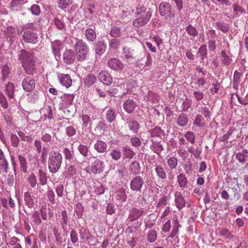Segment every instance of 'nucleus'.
<instances>
[{
    "instance_id": "nucleus-39",
    "label": "nucleus",
    "mask_w": 248,
    "mask_h": 248,
    "mask_svg": "<svg viewBox=\"0 0 248 248\" xmlns=\"http://www.w3.org/2000/svg\"><path fill=\"white\" fill-rule=\"evenodd\" d=\"M217 28L223 33H227L230 30V26L224 22L221 21H217L216 23Z\"/></svg>"
},
{
    "instance_id": "nucleus-46",
    "label": "nucleus",
    "mask_w": 248,
    "mask_h": 248,
    "mask_svg": "<svg viewBox=\"0 0 248 248\" xmlns=\"http://www.w3.org/2000/svg\"><path fill=\"white\" fill-rule=\"evenodd\" d=\"M110 35L113 38H117L121 36V31L120 28L114 26L111 28L110 33Z\"/></svg>"
},
{
    "instance_id": "nucleus-44",
    "label": "nucleus",
    "mask_w": 248,
    "mask_h": 248,
    "mask_svg": "<svg viewBox=\"0 0 248 248\" xmlns=\"http://www.w3.org/2000/svg\"><path fill=\"white\" fill-rule=\"evenodd\" d=\"M37 175L39 179L40 184L42 186L45 185L47 183V179L46 173L43 170H39Z\"/></svg>"
},
{
    "instance_id": "nucleus-64",
    "label": "nucleus",
    "mask_w": 248,
    "mask_h": 248,
    "mask_svg": "<svg viewBox=\"0 0 248 248\" xmlns=\"http://www.w3.org/2000/svg\"><path fill=\"white\" fill-rule=\"evenodd\" d=\"M185 138L187 140L190 141L191 143H193L195 142V136L193 133L188 132L185 134Z\"/></svg>"
},
{
    "instance_id": "nucleus-5",
    "label": "nucleus",
    "mask_w": 248,
    "mask_h": 248,
    "mask_svg": "<svg viewBox=\"0 0 248 248\" xmlns=\"http://www.w3.org/2000/svg\"><path fill=\"white\" fill-rule=\"evenodd\" d=\"M160 14L167 20L174 18L175 14L171 5L168 2H162L159 7Z\"/></svg>"
},
{
    "instance_id": "nucleus-6",
    "label": "nucleus",
    "mask_w": 248,
    "mask_h": 248,
    "mask_svg": "<svg viewBox=\"0 0 248 248\" xmlns=\"http://www.w3.org/2000/svg\"><path fill=\"white\" fill-rule=\"evenodd\" d=\"M144 185L143 179L140 176H136L130 181V189L134 192H140Z\"/></svg>"
},
{
    "instance_id": "nucleus-4",
    "label": "nucleus",
    "mask_w": 248,
    "mask_h": 248,
    "mask_svg": "<svg viewBox=\"0 0 248 248\" xmlns=\"http://www.w3.org/2000/svg\"><path fill=\"white\" fill-rule=\"evenodd\" d=\"M77 60L82 62L87 60L89 52V48L86 43L82 39H76L74 45Z\"/></svg>"
},
{
    "instance_id": "nucleus-45",
    "label": "nucleus",
    "mask_w": 248,
    "mask_h": 248,
    "mask_svg": "<svg viewBox=\"0 0 248 248\" xmlns=\"http://www.w3.org/2000/svg\"><path fill=\"white\" fill-rule=\"evenodd\" d=\"M167 164L170 169H174L178 165V159L175 157H170L167 159Z\"/></svg>"
},
{
    "instance_id": "nucleus-14",
    "label": "nucleus",
    "mask_w": 248,
    "mask_h": 248,
    "mask_svg": "<svg viewBox=\"0 0 248 248\" xmlns=\"http://www.w3.org/2000/svg\"><path fill=\"white\" fill-rule=\"evenodd\" d=\"M98 78L101 82L107 85H110L112 81V79L110 74L107 71H101L98 75Z\"/></svg>"
},
{
    "instance_id": "nucleus-52",
    "label": "nucleus",
    "mask_w": 248,
    "mask_h": 248,
    "mask_svg": "<svg viewBox=\"0 0 248 248\" xmlns=\"http://www.w3.org/2000/svg\"><path fill=\"white\" fill-rule=\"evenodd\" d=\"M46 195L49 201L52 204H54L55 203V194L54 191L51 189H48V190L47 192Z\"/></svg>"
},
{
    "instance_id": "nucleus-24",
    "label": "nucleus",
    "mask_w": 248,
    "mask_h": 248,
    "mask_svg": "<svg viewBox=\"0 0 248 248\" xmlns=\"http://www.w3.org/2000/svg\"><path fill=\"white\" fill-rule=\"evenodd\" d=\"M155 170L157 177L162 180L165 179L167 174L163 166L161 165L155 164Z\"/></svg>"
},
{
    "instance_id": "nucleus-63",
    "label": "nucleus",
    "mask_w": 248,
    "mask_h": 248,
    "mask_svg": "<svg viewBox=\"0 0 248 248\" xmlns=\"http://www.w3.org/2000/svg\"><path fill=\"white\" fill-rule=\"evenodd\" d=\"M22 29L23 30H31V31H35L36 27L33 23H28L23 26Z\"/></svg>"
},
{
    "instance_id": "nucleus-28",
    "label": "nucleus",
    "mask_w": 248,
    "mask_h": 248,
    "mask_svg": "<svg viewBox=\"0 0 248 248\" xmlns=\"http://www.w3.org/2000/svg\"><path fill=\"white\" fill-rule=\"evenodd\" d=\"M28 182L30 186L35 189L38 188V184L37 181V177L34 173H31L27 179Z\"/></svg>"
},
{
    "instance_id": "nucleus-15",
    "label": "nucleus",
    "mask_w": 248,
    "mask_h": 248,
    "mask_svg": "<svg viewBox=\"0 0 248 248\" xmlns=\"http://www.w3.org/2000/svg\"><path fill=\"white\" fill-rule=\"evenodd\" d=\"M137 103L132 99H128L123 104L124 109L128 113H132L137 107Z\"/></svg>"
},
{
    "instance_id": "nucleus-60",
    "label": "nucleus",
    "mask_w": 248,
    "mask_h": 248,
    "mask_svg": "<svg viewBox=\"0 0 248 248\" xmlns=\"http://www.w3.org/2000/svg\"><path fill=\"white\" fill-rule=\"evenodd\" d=\"M69 2L70 0H58V6L62 9H64L67 7Z\"/></svg>"
},
{
    "instance_id": "nucleus-22",
    "label": "nucleus",
    "mask_w": 248,
    "mask_h": 248,
    "mask_svg": "<svg viewBox=\"0 0 248 248\" xmlns=\"http://www.w3.org/2000/svg\"><path fill=\"white\" fill-rule=\"evenodd\" d=\"M129 171L133 175H137L140 171V163L137 161H133L130 165Z\"/></svg>"
},
{
    "instance_id": "nucleus-34",
    "label": "nucleus",
    "mask_w": 248,
    "mask_h": 248,
    "mask_svg": "<svg viewBox=\"0 0 248 248\" xmlns=\"http://www.w3.org/2000/svg\"><path fill=\"white\" fill-rule=\"evenodd\" d=\"M20 240L15 236L11 237L8 243L6 245L8 246H12L13 248H22L21 245L19 244Z\"/></svg>"
},
{
    "instance_id": "nucleus-12",
    "label": "nucleus",
    "mask_w": 248,
    "mask_h": 248,
    "mask_svg": "<svg viewBox=\"0 0 248 248\" xmlns=\"http://www.w3.org/2000/svg\"><path fill=\"white\" fill-rule=\"evenodd\" d=\"M107 47V45L104 40L97 41L94 46L96 56H102L106 51Z\"/></svg>"
},
{
    "instance_id": "nucleus-36",
    "label": "nucleus",
    "mask_w": 248,
    "mask_h": 248,
    "mask_svg": "<svg viewBox=\"0 0 248 248\" xmlns=\"http://www.w3.org/2000/svg\"><path fill=\"white\" fill-rule=\"evenodd\" d=\"M85 36L87 39L91 42L94 41L96 38L95 31L91 28H88L86 30Z\"/></svg>"
},
{
    "instance_id": "nucleus-17",
    "label": "nucleus",
    "mask_w": 248,
    "mask_h": 248,
    "mask_svg": "<svg viewBox=\"0 0 248 248\" xmlns=\"http://www.w3.org/2000/svg\"><path fill=\"white\" fill-rule=\"evenodd\" d=\"M144 213L143 209L132 208L130 210L129 219L130 221L138 219Z\"/></svg>"
},
{
    "instance_id": "nucleus-8",
    "label": "nucleus",
    "mask_w": 248,
    "mask_h": 248,
    "mask_svg": "<svg viewBox=\"0 0 248 248\" xmlns=\"http://www.w3.org/2000/svg\"><path fill=\"white\" fill-rule=\"evenodd\" d=\"M133 50L130 48L124 46L123 47V52L121 54V58L129 63H132L134 60Z\"/></svg>"
},
{
    "instance_id": "nucleus-21",
    "label": "nucleus",
    "mask_w": 248,
    "mask_h": 248,
    "mask_svg": "<svg viewBox=\"0 0 248 248\" xmlns=\"http://www.w3.org/2000/svg\"><path fill=\"white\" fill-rule=\"evenodd\" d=\"M52 52L55 56H59L60 51L63 48V45L61 41L56 40L51 43Z\"/></svg>"
},
{
    "instance_id": "nucleus-61",
    "label": "nucleus",
    "mask_w": 248,
    "mask_h": 248,
    "mask_svg": "<svg viewBox=\"0 0 248 248\" xmlns=\"http://www.w3.org/2000/svg\"><path fill=\"white\" fill-rule=\"evenodd\" d=\"M7 34L11 38H14L16 37V30L12 27H9L7 28Z\"/></svg>"
},
{
    "instance_id": "nucleus-23",
    "label": "nucleus",
    "mask_w": 248,
    "mask_h": 248,
    "mask_svg": "<svg viewBox=\"0 0 248 248\" xmlns=\"http://www.w3.org/2000/svg\"><path fill=\"white\" fill-rule=\"evenodd\" d=\"M207 54L206 45H202L199 48L196 54V56L201 58V63H203L204 62V58L206 57Z\"/></svg>"
},
{
    "instance_id": "nucleus-19",
    "label": "nucleus",
    "mask_w": 248,
    "mask_h": 248,
    "mask_svg": "<svg viewBox=\"0 0 248 248\" xmlns=\"http://www.w3.org/2000/svg\"><path fill=\"white\" fill-rule=\"evenodd\" d=\"M40 113L42 115L41 119L46 120V119H51L52 118V110L48 105L44 106V108L40 110Z\"/></svg>"
},
{
    "instance_id": "nucleus-26",
    "label": "nucleus",
    "mask_w": 248,
    "mask_h": 248,
    "mask_svg": "<svg viewBox=\"0 0 248 248\" xmlns=\"http://www.w3.org/2000/svg\"><path fill=\"white\" fill-rule=\"evenodd\" d=\"M221 61L224 65H229L232 62V59L229 54H227L225 50H222L220 54Z\"/></svg>"
},
{
    "instance_id": "nucleus-54",
    "label": "nucleus",
    "mask_w": 248,
    "mask_h": 248,
    "mask_svg": "<svg viewBox=\"0 0 248 248\" xmlns=\"http://www.w3.org/2000/svg\"><path fill=\"white\" fill-rule=\"evenodd\" d=\"M64 186L62 184H58L56 186V191L58 197H62L63 195Z\"/></svg>"
},
{
    "instance_id": "nucleus-32",
    "label": "nucleus",
    "mask_w": 248,
    "mask_h": 248,
    "mask_svg": "<svg viewBox=\"0 0 248 248\" xmlns=\"http://www.w3.org/2000/svg\"><path fill=\"white\" fill-rule=\"evenodd\" d=\"M120 39L114 38L109 41V50H114L118 49L120 46Z\"/></svg>"
},
{
    "instance_id": "nucleus-11",
    "label": "nucleus",
    "mask_w": 248,
    "mask_h": 248,
    "mask_svg": "<svg viewBox=\"0 0 248 248\" xmlns=\"http://www.w3.org/2000/svg\"><path fill=\"white\" fill-rule=\"evenodd\" d=\"M63 62L66 64L73 63L76 59V56L74 52L71 49H66L62 55Z\"/></svg>"
},
{
    "instance_id": "nucleus-30",
    "label": "nucleus",
    "mask_w": 248,
    "mask_h": 248,
    "mask_svg": "<svg viewBox=\"0 0 248 248\" xmlns=\"http://www.w3.org/2000/svg\"><path fill=\"white\" fill-rule=\"evenodd\" d=\"M248 156V150H243L241 152L235 154L236 159L240 163H244L245 162L246 158Z\"/></svg>"
},
{
    "instance_id": "nucleus-31",
    "label": "nucleus",
    "mask_w": 248,
    "mask_h": 248,
    "mask_svg": "<svg viewBox=\"0 0 248 248\" xmlns=\"http://www.w3.org/2000/svg\"><path fill=\"white\" fill-rule=\"evenodd\" d=\"M24 199L26 205L30 208H31L34 206V201L29 192L24 193Z\"/></svg>"
},
{
    "instance_id": "nucleus-50",
    "label": "nucleus",
    "mask_w": 248,
    "mask_h": 248,
    "mask_svg": "<svg viewBox=\"0 0 248 248\" xmlns=\"http://www.w3.org/2000/svg\"><path fill=\"white\" fill-rule=\"evenodd\" d=\"M9 164L6 158L0 160V170H3L5 173L8 171Z\"/></svg>"
},
{
    "instance_id": "nucleus-51",
    "label": "nucleus",
    "mask_w": 248,
    "mask_h": 248,
    "mask_svg": "<svg viewBox=\"0 0 248 248\" xmlns=\"http://www.w3.org/2000/svg\"><path fill=\"white\" fill-rule=\"evenodd\" d=\"M78 150L80 153L84 156H87L88 153V149L87 147L83 145L80 144L78 147Z\"/></svg>"
},
{
    "instance_id": "nucleus-41",
    "label": "nucleus",
    "mask_w": 248,
    "mask_h": 248,
    "mask_svg": "<svg viewBox=\"0 0 248 248\" xmlns=\"http://www.w3.org/2000/svg\"><path fill=\"white\" fill-rule=\"evenodd\" d=\"M53 21L56 27L59 30L62 31L65 29V25L63 20L59 18L58 17H56L54 18Z\"/></svg>"
},
{
    "instance_id": "nucleus-35",
    "label": "nucleus",
    "mask_w": 248,
    "mask_h": 248,
    "mask_svg": "<svg viewBox=\"0 0 248 248\" xmlns=\"http://www.w3.org/2000/svg\"><path fill=\"white\" fill-rule=\"evenodd\" d=\"M109 155L115 161L120 159L122 156V153L120 150L117 148L112 149Z\"/></svg>"
},
{
    "instance_id": "nucleus-43",
    "label": "nucleus",
    "mask_w": 248,
    "mask_h": 248,
    "mask_svg": "<svg viewBox=\"0 0 248 248\" xmlns=\"http://www.w3.org/2000/svg\"><path fill=\"white\" fill-rule=\"evenodd\" d=\"M106 119L108 123H112L116 118L115 111L112 108H109L106 113Z\"/></svg>"
},
{
    "instance_id": "nucleus-42",
    "label": "nucleus",
    "mask_w": 248,
    "mask_h": 248,
    "mask_svg": "<svg viewBox=\"0 0 248 248\" xmlns=\"http://www.w3.org/2000/svg\"><path fill=\"white\" fill-rule=\"evenodd\" d=\"M186 31L190 36L193 37H196L198 34V32L196 28L191 24L186 27Z\"/></svg>"
},
{
    "instance_id": "nucleus-33",
    "label": "nucleus",
    "mask_w": 248,
    "mask_h": 248,
    "mask_svg": "<svg viewBox=\"0 0 248 248\" xmlns=\"http://www.w3.org/2000/svg\"><path fill=\"white\" fill-rule=\"evenodd\" d=\"M177 179L179 186L181 188L183 189L186 187L187 183V180L186 176L184 174L180 173L178 175L177 177Z\"/></svg>"
},
{
    "instance_id": "nucleus-25",
    "label": "nucleus",
    "mask_w": 248,
    "mask_h": 248,
    "mask_svg": "<svg viewBox=\"0 0 248 248\" xmlns=\"http://www.w3.org/2000/svg\"><path fill=\"white\" fill-rule=\"evenodd\" d=\"M242 77V74L241 73L238 72L237 70L234 71L232 82V87L234 89L237 90L238 89L239 84L241 81Z\"/></svg>"
},
{
    "instance_id": "nucleus-1",
    "label": "nucleus",
    "mask_w": 248,
    "mask_h": 248,
    "mask_svg": "<svg viewBox=\"0 0 248 248\" xmlns=\"http://www.w3.org/2000/svg\"><path fill=\"white\" fill-rule=\"evenodd\" d=\"M18 60L21 63L25 73L30 76L26 77L22 81V87L26 92L32 91L36 87V80L31 77L39 72L37 59L32 52L21 49L18 54Z\"/></svg>"
},
{
    "instance_id": "nucleus-62",
    "label": "nucleus",
    "mask_w": 248,
    "mask_h": 248,
    "mask_svg": "<svg viewBox=\"0 0 248 248\" xmlns=\"http://www.w3.org/2000/svg\"><path fill=\"white\" fill-rule=\"evenodd\" d=\"M33 221L36 223L39 224L41 222V219L40 217L39 213L38 211H35L32 214Z\"/></svg>"
},
{
    "instance_id": "nucleus-37",
    "label": "nucleus",
    "mask_w": 248,
    "mask_h": 248,
    "mask_svg": "<svg viewBox=\"0 0 248 248\" xmlns=\"http://www.w3.org/2000/svg\"><path fill=\"white\" fill-rule=\"evenodd\" d=\"M77 168L74 165H70L68 166L65 171V176L68 178L74 176L77 173Z\"/></svg>"
},
{
    "instance_id": "nucleus-49",
    "label": "nucleus",
    "mask_w": 248,
    "mask_h": 248,
    "mask_svg": "<svg viewBox=\"0 0 248 248\" xmlns=\"http://www.w3.org/2000/svg\"><path fill=\"white\" fill-rule=\"evenodd\" d=\"M30 10L33 15L37 16L41 13V9L39 5L37 4L32 5L30 8Z\"/></svg>"
},
{
    "instance_id": "nucleus-38",
    "label": "nucleus",
    "mask_w": 248,
    "mask_h": 248,
    "mask_svg": "<svg viewBox=\"0 0 248 248\" xmlns=\"http://www.w3.org/2000/svg\"><path fill=\"white\" fill-rule=\"evenodd\" d=\"M147 240L150 243H154L157 238V232L155 230H150L147 234Z\"/></svg>"
},
{
    "instance_id": "nucleus-56",
    "label": "nucleus",
    "mask_w": 248,
    "mask_h": 248,
    "mask_svg": "<svg viewBox=\"0 0 248 248\" xmlns=\"http://www.w3.org/2000/svg\"><path fill=\"white\" fill-rule=\"evenodd\" d=\"M124 154L126 158H132L135 155V153L130 149L126 147H124Z\"/></svg>"
},
{
    "instance_id": "nucleus-18",
    "label": "nucleus",
    "mask_w": 248,
    "mask_h": 248,
    "mask_svg": "<svg viewBox=\"0 0 248 248\" xmlns=\"http://www.w3.org/2000/svg\"><path fill=\"white\" fill-rule=\"evenodd\" d=\"M94 148L99 153H104L107 151L108 145L105 141L98 140L94 144Z\"/></svg>"
},
{
    "instance_id": "nucleus-47",
    "label": "nucleus",
    "mask_w": 248,
    "mask_h": 248,
    "mask_svg": "<svg viewBox=\"0 0 248 248\" xmlns=\"http://www.w3.org/2000/svg\"><path fill=\"white\" fill-rule=\"evenodd\" d=\"M63 153L66 160L70 161L74 158V154L72 150H70L67 148H65L63 149Z\"/></svg>"
},
{
    "instance_id": "nucleus-55",
    "label": "nucleus",
    "mask_w": 248,
    "mask_h": 248,
    "mask_svg": "<svg viewBox=\"0 0 248 248\" xmlns=\"http://www.w3.org/2000/svg\"><path fill=\"white\" fill-rule=\"evenodd\" d=\"M188 123V118L186 114H181L178 119V124H186Z\"/></svg>"
},
{
    "instance_id": "nucleus-10",
    "label": "nucleus",
    "mask_w": 248,
    "mask_h": 248,
    "mask_svg": "<svg viewBox=\"0 0 248 248\" xmlns=\"http://www.w3.org/2000/svg\"><path fill=\"white\" fill-rule=\"evenodd\" d=\"M104 162L99 159H97L92 164L91 170L94 174H99L104 171Z\"/></svg>"
},
{
    "instance_id": "nucleus-2",
    "label": "nucleus",
    "mask_w": 248,
    "mask_h": 248,
    "mask_svg": "<svg viewBox=\"0 0 248 248\" xmlns=\"http://www.w3.org/2000/svg\"><path fill=\"white\" fill-rule=\"evenodd\" d=\"M152 16L149 9L144 6H139L137 8L136 18L133 21V25L139 27L147 23Z\"/></svg>"
},
{
    "instance_id": "nucleus-13",
    "label": "nucleus",
    "mask_w": 248,
    "mask_h": 248,
    "mask_svg": "<svg viewBox=\"0 0 248 248\" xmlns=\"http://www.w3.org/2000/svg\"><path fill=\"white\" fill-rule=\"evenodd\" d=\"M175 204L177 208L179 210L184 208L186 205V201L184 199L182 193L177 191L174 194Z\"/></svg>"
},
{
    "instance_id": "nucleus-48",
    "label": "nucleus",
    "mask_w": 248,
    "mask_h": 248,
    "mask_svg": "<svg viewBox=\"0 0 248 248\" xmlns=\"http://www.w3.org/2000/svg\"><path fill=\"white\" fill-rule=\"evenodd\" d=\"M84 211V207L80 203L77 204L75 208V212L78 218H80L82 217Z\"/></svg>"
},
{
    "instance_id": "nucleus-57",
    "label": "nucleus",
    "mask_w": 248,
    "mask_h": 248,
    "mask_svg": "<svg viewBox=\"0 0 248 248\" xmlns=\"http://www.w3.org/2000/svg\"><path fill=\"white\" fill-rule=\"evenodd\" d=\"M0 104L4 109L8 108V103L5 96L3 95H0Z\"/></svg>"
},
{
    "instance_id": "nucleus-3",
    "label": "nucleus",
    "mask_w": 248,
    "mask_h": 248,
    "mask_svg": "<svg viewBox=\"0 0 248 248\" xmlns=\"http://www.w3.org/2000/svg\"><path fill=\"white\" fill-rule=\"evenodd\" d=\"M62 161V156L58 151H52L48 155V168L52 173H56L61 167Z\"/></svg>"
},
{
    "instance_id": "nucleus-20",
    "label": "nucleus",
    "mask_w": 248,
    "mask_h": 248,
    "mask_svg": "<svg viewBox=\"0 0 248 248\" xmlns=\"http://www.w3.org/2000/svg\"><path fill=\"white\" fill-rule=\"evenodd\" d=\"M79 233L80 239L83 240L82 242L89 245L91 240L92 238V235L89 231L86 230H80Z\"/></svg>"
},
{
    "instance_id": "nucleus-58",
    "label": "nucleus",
    "mask_w": 248,
    "mask_h": 248,
    "mask_svg": "<svg viewBox=\"0 0 248 248\" xmlns=\"http://www.w3.org/2000/svg\"><path fill=\"white\" fill-rule=\"evenodd\" d=\"M70 239L73 244H75L78 241V234L75 230H72L70 232Z\"/></svg>"
},
{
    "instance_id": "nucleus-9",
    "label": "nucleus",
    "mask_w": 248,
    "mask_h": 248,
    "mask_svg": "<svg viewBox=\"0 0 248 248\" xmlns=\"http://www.w3.org/2000/svg\"><path fill=\"white\" fill-rule=\"evenodd\" d=\"M107 64L111 69L115 71H120L124 68V64L115 58L109 59L107 62Z\"/></svg>"
},
{
    "instance_id": "nucleus-29",
    "label": "nucleus",
    "mask_w": 248,
    "mask_h": 248,
    "mask_svg": "<svg viewBox=\"0 0 248 248\" xmlns=\"http://www.w3.org/2000/svg\"><path fill=\"white\" fill-rule=\"evenodd\" d=\"M18 159L20 165V170L23 173L27 171V162L25 157L21 155H18Z\"/></svg>"
},
{
    "instance_id": "nucleus-7",
    "label": "nucleus",
    "mask_w": 248,
    "mask_h": 248,
    "mask_svg": "<svg viewBox=\"0 0 248 248\" xmlns=\"http://www.w3.org/2000/svg\"><path fill=\"white\" fill-rule=\"evenodd\" d=\"M22 39L27 43L36 44L38 40V35L36 32L30 31H25L22 35Z\"/></svg>"
},
{
    "instance_id": "nucleus-27",
    "label": "nucleus",
    "mask_w": 248,
    "mask_h": 248,
    "mask_svg": "<svg viewBox=\"0 0 248 248\" xmlns=\"http://www.w3.org/2000/svg\"><path fill=\"white\" fill-rule=\"evenodd\" d=\"M96 81V77L93 74H88L84 78V84L89 87L94 84Z\"/></svg>"
},
{
    "instance_id": "nucleus-53",
    "label": "nucleus",
    "mask_w": 248,
    "mask_h": 248,
    "mask_svg": "<svg viewBox=\"0 0 248 248\" xmlns=\"http://www.w3.org/2000/svg\"><path fill=\"white\" fill-rule=\"evenodd\" d=\"M11 139L13 146L14 147H17L18 146L19 142V139L18 137L16 134H11Z\"/></svg>"
},
{
    "instance_id": "nucleus-16",
    "label": "nucleus",
    "mask_w": 248,
    "mask_h": 248,
    "mask_svg": "<svg viewBox=\"0 0 248 248\" xmlns=\"http://www.w3.org/2000/svg\"><path fill=\"white\" fill-rule=\"evenodd\" d=\"M58 78L62 85L66 88H68L71 86L72 79L69 75L59 74L58 75Z\"/></svg>"
},
{
    "instance_id": "nucleus-40",
    "label": "nucleus",
    "mask_w": 248,
    "mask_h": 248,
    "mask_svg": "<svg viewBox=\"0 0 248 248\" xmlns=\"http://www.w3.org/2000/svg\"><path fill=\"white\" fill-rule=\"evenodd\" d=\"M180 226V225L177 219L174 220L172 229L171 231L170 234L169 236V237L173 238L178 234V229Z\"/></svg>"
},
{
    "instance_id": "nucleus-59",
    "label": "nucleus",
    "mask_w": 248,
    "mask_h": 248,
    "mask_svg": "<svg viewBox=\"0 0 248 248\" xmlns=\"http://www.w3.org/2000/svg\"><path fill=\"white\" fill-rule=\"evenodd\" d=\"M62 223L61 224L63 228H64V226L66 225L68 223V217L66 213V212L64 210L62 212Z\"/></svg>"
}]
</instances>
